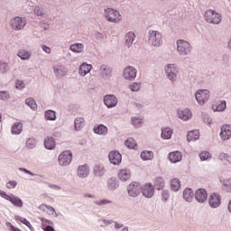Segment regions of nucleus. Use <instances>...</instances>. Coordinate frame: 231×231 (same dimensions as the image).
I'll return each instance as SVG.
<instances>
[{
    "instance_id": "obj_1",
    "label": "nucleus",
    "mask_w": 231,
    "mask_h": 231,
    "mask_svg": "<svg viewBox=\"0 0 231 231\" xmlns=\"http://www.w3.org/2000/svg\"><path fill=\"white\" fill-rule=\"evenodd\" d=\"M163 43L162 32L154 30L148 32V44L154 48H160Z\"/></svg>"
},
{
    "instance_id": "obj_2",
    "label": "nucleus",
    "mask_w": 231,
    "mask_h": 231,
    "mask_svg": "<svg viewBox=\"0 0 231 231\" xmlns=\"http://www.w3.org/2000/svg\"><path fill=\"white\" fill-rule=\"evenodd\" d=\"M177 51L182 57H187V55H190L192 53V45L190 42L185 40H178L176 42Z\"/></svg>"
},
{
    "instance_id": "obj_3",
    "label": "nucleus",
    "mask_w": 231,
    "mask_h": 231,
    "mask_svg": "<svg viewBox=\"0 0 231 231\" xmlns=\"http://www.w3.org/2000/svg\"><path fill=\"white\" fill-rule=\"evenodd\" d=\"M204 17L207 23H209L210 24H220L221 21H223L221 14L212 9L206 11Z\"/></svg>"
},
{
    "instance_id": "obj_4",
    "label": "nucleus",
    "mask_w": 231,
    "mask_h": 231,
    "mask_svg": "<svg viewBox=\"0 0 231 231\" xmlns=\"http://www.w3.org/2000/svg\"><path fill=\"white\" fill-rule=\"evenodd\" d=\"M105 17L109 23H120L122 21V14L113 8L105 9Z\"/></svg>"
},
{
    "instance_id": "obj_5",
    "label": "nucleus",
    "mask_w": 231,
    "mask_h": 231,
    "mask_svg": "<svg viewBox=\"0 0 231 231\" xmlns=\"http://www.w3.org/2000/svg\"><path fill=\"white\" fill-rule=\"evenodd\" d=\"M165 73L168 79L171 82H174L176 79H178V73H180V69L176 67L175 64H168L165 66Z\"/></svg>"
},
{
    "instance_id": "obj_6",
    "label": "nucleus",
    "mask_w": 231,
    "mask_h": 231,
    "mask_svg": "<svg viewBox=\"0 0 231 231\" xmlns=\"http://www.w3.org/2000/svg\"><path fill=\"white\" fill-rule=\"evenodd\" d=\"M195 98L199 106H205V103L208 102V98H210V91L199 89L196 92Z\"/></svg>"
},
{
    "instance_id": "obj_7",
    "label": "nucleus",
    "mask_w": 231,
    "mask_h": 231,
    "mask_svg": "<svg viewBox=\"0 0 231 231\" xmlns=\"http://www.w3.org/2000/svg\"><path fill=\"white\" fill-rule=\"evenodd\" d=\"M127 193L130 198H138L142 194V184L131 182L127 187Z\"/></svg>"
},
{
    "instance_id": "obj_8",
    "label": "nucleus",
    "mask_w": 231,
    "mask_h": 231,
    "mask_svg": "<svg viewBox=\"0 0 231 231\" xmlns=\"http://www.w3.org/2000/svg\"><path fill=\"white\" fill-rule=\"evenodd\" d=\"M71 160H73V153L71 151H64L58 158L59 163L62 167H68V165L71 163Z\"/></svg>"
},
{
    "instance_id": "obj_9",
    "label": "nucleus",
    "mask_w": 231,
    "mask_h": 231,
    "mask_svg": "<svg viewBox=\"0 0 231 231\" xmlns=\"http://www.w3.org/2000/svg\"><path fill=\"white\" fill-rule=\"evenodd\" d=\"M103 100L107 109H113V107L118 106V97H116L115 94H107L104 96Z\"/></svg>"
},
{
    "instance_id": "obj_10",
    "label": "nucleus",
    "mask_w": 231,
    "mask_h": 231,
    "mask_svg": "<svg viewBox=\"0 0 231 231\" xmlns=\"http://www.w3.org/2000/svg\"><path fill=\"white\" fill-rule=\"evenodd\" d=\"M155 188L154 185H152V183L149 182L144 184L142 187V194L144 198H147L148 199H151V198H152V196H154V192H155Z\"/></svg>"
},
{
    "instance_id": "obj_11",
    "label": "nucleus",
    "mask_w": 231,
    "mask_h": 231,
    "mask_svg": "<svg viewBox=\"0 0 231 231\" xmlns=\"http://www.w3.org/2000/svg\"><path fill=\"white\" fill-rule=\"evenodd\" d=\"M13 30H23L26 26V18L16 16L11 21Z\"/></svg>"
},
{
    "instance_id": "obj_12",
    "label": "nucleus",
    "mask_w": 231,
    "mask_h": 231,
    "mask_svg": "<svg viewBox=\"0 0 231 231\" xmlns=\"http://www.w3.org/2000/svg\"><path fill=\"white\" fill-rule=\"evenodd\" d=\"M208 205L211 208H219L221 206V195L219 193H212L208 199Z\"/></svg>"
},
{
    "instance_id": "obj_13",
    "label": "nucleus",
    "mask_w": 231,
    "mask_h": 231,
    "mask_svg": "<svg viewBox=\"0 0 231 231\" xmlns=\"http://www.w3.org/2000/svg\"><path fill=\"white\" fill-rule=\"evenodd\" d=\"M106 189L110 192H115L120 189V180L116 177H110L106 180Z\"/></svg>"
},
{
    "instance_id": "obj_14",
    "label": "nucleus",
    "mask_w": 231,
    "mask_h": 231,
    "mask_svg": "<svg viewBox=\"0 0 231 231\" xmlns=\"http://www.w3.org/2000/svg\"><path fill=\"white\" fill-rule=\"evenodd\" d=\"M108 158L112 165H120L122 163V153L118 151L110 152Z\"/></svg>"
},
{
    "instance_id": "obj_15",
    "label": "nucleus",
    "mask_w": 231,
    "mask_h": 231,
    "mask_svg": "<svg viewBox=\"0 0 231 231\" xmlns=\"http://www.w3.org/2000/svg\"><path fill=\"white\" fill-rule=\"evenodd\" d=\"M137 70L134 67L128 66L125 68L123 77L125 80H134L136 79Z\"/></svg>"
},
{
    "instance_id": "obj_16",
    "label": "nucleus",
    "mask_w": 231,
    "mask_h": 231,
    "mask_svg": "<svg viewBox=\"0 0 231 231\" xmlns=\"http://www.w3.org/2000/svg\"><path fill=\"white\" fill-rule=\"evenodd\" d=\"M208 198V193L207 192V189L200 188L196 190L195 199L196 201H198V203H205Z\"/></svg>"
},
{
    "instance_id": "obj_17",
    "label": "nucleus",
    "mask_w": 231,
    "mask_h": 231,
    "mask_svg": "<svg viewBox=\"0 0 231 231\" xmlns=\"http://www.w3.org/2000/svg\"><path fill=\"white\" fill-rule=\"evenodd\" d=\"M220 138L223 142H226V140L231 139V125H224L221 127Z\"/></svg>"
},
{
    "instance_id": "obj_18",
    "label": "nucleus",
    "mask_w": 231,
    "mask_h": 231,
    "mask_svg": "<svg viewBox=\"0 0 231 231\" xmlns=\"http://www.w3.org/2000/svg\"><path fill=\"white\" fill-rule=\"evenodd\" d=\"M53 71L58 79H62L68 73V69L64 65L56 64L53 66Z\"/></svg>"
},
{
    "instance_id": "obj_19",
    "label": "nucleus",
    "mask_w": 231,
    "mask_h": 231,
    "mask_svg": "<svg viewBox=\"0 0 231 231\" xmlns=\"http://www.w3.org/2000/svg\"><path fill=\"white\" fill-rule=\"evenodd\" d=\"M99 73L102 79L106 80V79H111L113 75V69L107 65H101L99 68Z\"/></svg>"
},
{
    "instance_id": "obj_20",
    "label": "nucleus",
    "mask_w": 231,
    "mask_h": 231,
    "mask_svg": "<svg viewBox=\"0 0 231 231\" xmlns=\"http://www.w3.org/2000/svg\"><path fill=\"white\" fill-rule=\"evenodd\" d=\"M168 159L171 163H180V162L183 160V154H181L180 151L171 152L168 155Z\"/></svg>"
},
{
    "instance_id": "obj_21",
    "label": "nucleus",
    "mask_w": 231,
    "mask_h": 231,
    "mask_svg": "<svg viewBox=\"0 0 231 231\" xmlns=\"http://www.w3.org/2000/svg\"><path fill=\"white\" fill-rule=\"evenodd\" d=\"M178 117L183 122H187L192 118V112L189 108H184L183 110L178 111Z\"/></svg>"
},
{
    "instance_id": "obj_22",
    "label": "nucleus",
    "mask_w": 231,
    "mask_h": 231,
    "mask_svg": "<svg viewBox=\"0 0 231 231\" xmlns=\"http://www.w3.org/2000/svg\"><path fill=\"white\" fill-rule=\"evenodd\" d=\"M93 174L96 178H102L106 174V168H104V164H95L93 168Z\"/></svg>"
},
{
    "instance_id": "obj_23",
    "label": "nucleus",
    "mask_w": 231,
    "mask_h": 231,
    "mask_svg": "<svg viewBox=\"0 0 231 231\" xmlns=\"http://www.w3.org/2000/svg\"><path fill=\"white\" fill-rule=\"evenodd\" d=\"M43 145L45 149H48V151H53L57 143H55V139L53 137L48 136L44 139Z\"/></svg>"
},
{
    "instance_id": "obj_24",
    "label": "nucleus",
    "mask_w": 231,
    "mask_h": 231,
    "mask_svg": "<svg viewBox=\"0 0 231 231\" xmlns=\"http://www.w3.org/2000/svg\"><path fill=\"white\" fill-rule=\"evenodd\" d=\"M93 69L91 64H88L87 62H83L79 69V73L81 77H86L89 71Z\"/></svg>"
},
{
    "instance_id": "obj_25",
    "label": "nucleus",
    "mask_w": 231,
    "mask_h": 231,
    "mask_svg": "<svg viewBox=\"0 0 231 231\" xmlns=\"http://www.w3.org/2000/svg\"><path fill=\"white\" fill-rule=\"evenodd\" d=\"M134 39H136V34L134 32H128L125 36V46L131 48L133 42H134Z\"/></svg>"
},
{
    "instance_id": "obj_26",
    "label": "nucleus",
    "mask_w": 231,
    "mask_h": 231,
    "mask_svg": "<svg viewBox=\"0 0 231 231\" xmlns=\"http://www.w3.org/2000/svg\"><path fill=\"white\" fill-rule=\"evenodd\" d=\"M195 193L194 190L190 188H186L183 191V199H185L188 203H192L194 199Z\"/></svg>"
},
{
    "instance_id": "obj_27",
    "label": "nucleus",
    "mask_w": 231,
    "mask_h": 231,
    "mask_svg": "<svg viewBox=\"0 0 231 231\" xmlns=\"http://www.w3.org/2000/svg\"><path fill=\"white\" fill-rule=\"evenodd\" d=\"M78 176L79 178H88L89 176V166L87 164L79 166Z\"/></svg>"
},
{
    "instance_id": "obj_28",
    "label": "nucleus",
    "mask_w": 231,
    "mask_h": 231,
    "mask_svg": "<svg viewBox=\"0 0 231 231\" xmlns=\"http://www.w3.org/2000/svg\"><path fill=\"white\" fill-rule=\"evenodd\" d=\"M212 109L214 112L221 113L226 109V101H218L215 105L212 106Z\"/></svg>"
},
{
    "instance_id": "obj_29",
    "label": "nucleus",
    "mask_w": 231,
    "mask_h": 231,
    "mask_svg": "<svg viewBox=\"0 0 231 231\" xmlns=\"http://www.w3.org/2000/svg\"><path fill=\"white\" fill-rule=\"evenodd\" d=\"M10 203L14 205V207H17L18 208H23V199H19V197L11 194V199H9Z\"/></svg>"
},
{
    "instance_id": "obj_30",
    "label": "nucleus",
    "mask_w": 231,
    "mask_h": 231,
    "mask_svg": "<svg viewBox=\"0 0 231 231\" xmlns=\"http://www.w3.org/2000/svg\"><path fill=\"white\" fill-rule=\"evenodd\" d=\"M107 126L104 125L103 124H100L94 127V133L96 134H100L101 136H105V134H107Z\"/></svg>"
},
{
    "instance_id": "obj_31",
    "label": "nucleus",
    "mask_w": 231,
    "mask_h": 231,
    "mask_svg": "<svg viewBox=\"0 0 231 231\" xmlns=\"http://www.w3.org/2000/svg\"><path fill=\"white\" fill-rule=\"evenodd\" d=\"M118 178L121 181H127V180H131V171L129 170H121L118 172Z\"/></svg>"
},
{
    "instance_id": "obj_32",
    "label": "nucleus",
    "mask_w": 231,
    "mask_h": 231,
    "mask_svg": "<svg viewBox=\"0 0 231 231\" xmlns=\"http://www.w3.org/2000/svg\"><path fill=\"white\" fill-rule=\"evenodd\" d=\"M141 158L143 162L153 160L154 152L152 151L144 150L141 152Z\"/></svg>"
},
{
    "instance_id": "obj_33",
    "label": "nucleus",
    "mask_w": 231,
    "mask_h": 231,
    "mask_svg": "<svg viewBox=\"0 0 231 231\" xmlns=\"http://www.w3.org/2000/svg\"><path fill=\"white\" fill-rule=\"evenodd\" d=\"M44 118L49 122H55L57 120V112L53 110H46L44 112Z\"/></svg>"
},
{
    "instance_id": "obj_34",
    "label": "nucleus",
    "mask_w": 231,
    "mask_h": 231,
    "mask_svg": "<svg viewBox=\"0 0 231 231\" xmlns=\"http://www.w3.org/2000/svg\"><path fill=\"white\" fill-rule=\"evenodd\" d=\"M86 125V120L83 117H77L74 120L75 131H80Z\"/></svg>"
},
{
    "instance_id": "obj_35",
    "label": "nucleus",
    "mask_w": 231,
    "mask_h": 231,
    "mask_svg": "<svg viewBox=\"0 0 231 231\" xmlns=\"http://www.w3.org/2000/svg\"><path fill=\"white\" fill-rule=\"evenodd\" d=\"M153 187L156 190L163 189L165 187V180L162 177H157L153 181Z\"/></svg>"
},
{
    "instance_id": "obj_36",
    "label": "nucleus",
    "mask_w": 231,
    "mask_h": 231,
    "mask_svg": "<svg viewBox=\"0 0 231 231\" xmlns=\"http://www.w3.org/2000/svg\"><path fill=\"white\" fill-rule=\"evenodd\" d=\"M196 140H199V131L193 130L188 133L187 141L188 142H196Z\"/></svg>"
},
{
    "instance_id": "obj_37",
    "label": "nucleus",
    "mask_w": 231,
    "mask_h": 231,
    "mask_svg": "<svg viewBox=\"0 0 231 231\" xmlns=\"http://www.w3.org/2000/svg\"><path fill=\"white\" fill-rule=\"evenodd\" d=\"M171 189L173 192H178L181 189V181L180 179L174 178L171 180Z\"/></svg>"
},
{
    "instance_id": "obj_38",
    "label": "nucleus",
    "mask_w": 231,
    "mask_h": 231,
    "mask_svg": "<svg viewBox=\"0 0 231 231\" xmlns=\"http://www.w3.org/2000/svg\"><path fill=\"white\" fill-rule=\"evenodd\" d=\"M172 133L171 127H165L162 129L161 136L162 140H171L172 138Z\"/></svg>"
},
{
    "instance_id": "obj_39",
    "label": "nucleus",
    "mask_w": 231,
    "mask_h": 231,
    "mask_svg": "<svg viewBox=\"0 0 231 231\" xmlns=\"http://www.w3.org/2000/svg\"><path fill=\"white\" fill-rule=\"evenodd\" d=\"M39 208L42 212H46L47 210H49L50 216H53V214H55V217H59V215H57V213L55 212V208L51 206H48L46 204H42V205H40Z\"/></svg>"
},
{
    "instance_id": "obj_40",
    "label": "nucleus",
    "mask_w": 231,
    "mask_h": 231,
    "mask_svg": "<svg viewBox=\"0 0 231 231\" xmlns=\"http://www.w3.org/2000/svg\"><path fill=\"white\" fill-rule=\"evenodd\" d=\"M69 51H73V53H82L84 51L83 43H74L69 46Z\"/></svg>"
},
{
    "instance_id": "obj_41",
    "label": "nucleus",
    "mask_w": 231,
    "mask_h": 231,
    "mask_svg": "<svg viewBox=\"0 0 231 231\" xmlns=\"http://www.w3.org/2000/svg\"><path fill=\"white\" fill-rule=\"evenodd\" d=\"M17 56L22 60H30L32 58V53L26 50H20L17 53Z\"/></svg>"
},
{
    "instance_id": "obj_42",
    "label": "nucleus",
    "mask_w": 231,
    "mask_h": 231,
    "mask_svg": "<svg viewBox=\"0 0 231 231\" xmlns=\"http://www.w3.org/2000/svg\"><path fill=\"white\" fill-rule=\"evenodd\" d=\"M23 133V124L16 122L12 126V134H21Z\"/></svg>"
},
{
    "instance_id": "obj_43",
    "label": "nucleus",
    "mask_w": 231,
    "mask_h": 231,
    "mask_svg": "<svg viewBox=\"0 0 231 231\" xmlns=\"http://www.w3.org/2000/svg\"><path fill=\"white\" fill-rule=\"evenodd\" d=\"M25 147L30 150L35 149V147H37V139L34 137L28 138L25 143Z\"/></svg>"
},
{
    "instance_id": "obj_44",
    "label": "nucleus",
    "mask_w": 231,
    "mask_h": 231,
    "mask_svg": "<svg viewBox=\"0 0 231 231\" xmlns=\"http://www.w3.org/2000/svg\"><path fill=\"white\" fill-rule=\"evenodd\" d=\"M131 122H132V125H134V127H135V129H140V127H142V125L143 124V118L134 116L131 118Z\"/></svg>"
},
{
    "instance_id": "obj_45",
    "label": "nucleus",
    "mask_w": 231,
    "mask_h": 231,
    "mask_svg": "<svg viewBox=\"0 0 231 231\" xmlns=\"http://www.w3.org/2000/svg\"><path fill=\"white\" fill-rule=\"evenodd\" d=\"M15 220L20 221V223H23V225H25V226H28V228L31 231L34 230L33 226H32V223H30V221H28V219H26L23 217L15 216Z\"/></svg>"
},
{
    "instance_id": "obj_46",
    "label": "nucleus",
    "mask_w": 231,
    "mask_h": 231,
    "mask_svg": "<svg viewBox=\"0 0 231 231\" xmlns=\"http://www.w3.org/2000/svg\"><path fill=\"white\" fill-rule=\"evenodd\" d=\"M25 106H28V107H30L32 111H36L37 109V103L32 97H28L25 99Z\"/></svg>"
},
{
    "instance_id": "obj_47",
    "label": "nucleus",
    "mask_w": 231,
    "mask_h": 231,
    "mask_svg": "<svg viewBox=\"0 0 231 231\" xmlns=\"http://www.w3.org/2000/svg\"><path fill=\"white\" fill-rule=\"evenodd\" d=\"M129 89L132 90L133 93H137V91H140V89H142V84L138 82H134L129 85Z\"/></svg>"
},
{
    "instance_id": "obj_48",
    "label": "nucleus",
    "mask_w": 231,
    "mask_h": 231,
    "mask_svg": "<svg viewBox=\"0 0 231 231\" xmlns=\"http://www.w3.org/2000/svg\"><path fill=\"white\" fill-rule=\"evenodd\" d=\"M199 158L201 162H207V160H210V158H212V154H210L208 151H203L200 152Z\"/></svg>"
},
{
    "instance_id": "obj_49",
    "label": "nucleus",
    "mask_w": 231,
    "mask_h": 231,
    "mask_svg": "<svg viewBox=\"0 0 231 231\" xmlns=\"http://www.w3.org/2000/svg\"><path fill=\"white\" fill-rule=\"evenodd\" d=\"M33 12L36 17H42L44 15V8L42 6H35Z\"/></svg>"
},
{
    "instance_id": "obj_50",
    "label": "nucleus",
    "mask_w": 231,
    "mask_h": 231,
    "mask_svg": "<svg viewBox=\"0 0 231 231\" xmlns=\"http://www.w3.org/2000/svg\"><path fill=\"white\" fill-rule=\"evenodd\" d=\"M18 171H20L21 172H24V174H29V176H37V180H41V178H42V175L35 174L30 170H27L26 168H19Z\"/></svg>"
},
{
    "instance_id": "obj_51",
    "label": "nucleus",
    "mask_w": 231,
    "mask_h": 231,
    "mask_svg": "<svg viewBox=\"0 0 231 231\" xmlns=\"http://www.w3.org/2000/svg\"><path fill=\"white\" fill-rule=\"evenodd\" d=\"M169 198H171V193L169 192L168 189H162V201L163 203H167L169 201Z\"/></svg>"
},
{
    "instance_id": "obj_52",
    "label": "nucleus",
    "mask_w": 231,
    "mask_h": 231,
    "mask_svg": "<svg viewBox=\"0 0 231 231\" xmlns=\"http://www.w3.org/2000/svg\"><path fill=\"white\" fill-rule=\"evenodd\" d=\"M125 145L128 147V149H134L136 147V143H134V139H127L125 142Z\"/></svg>"
},
{
    "instance_id": "obj_53",
    "label": "nucleus",
    "mask_w": 231,
    "mask_h": 231,
    "mask_svg": "<svg viewBox=\"0 0 231 231\" xmlns=\"http://www.w3.org/2000/svg\"><path fill=\"white\" fill-rule=\"evenodd\" d=\"M94 203L95 205H97V207H104V205H110L111 200L104 199L102 200H95Z\"/></svg>"
},
{
    "instance_id": "obj_54",
    "label": "nucleus",
    "mask_w": 231,
    "mask_h": 231,
    "mask_svg": "<svg viewBox=\"0 0 231 231\" xmlns=\"http://www.w3.org/2000/svg\"><path fill=\"white\" fill-rule=\"evenodd\" d=\"M202 118H203L204 124H207V125H212V124H214V122L212 121V118H210V116L208 114H204L202 116Z\"/></svg>"
},
{
    "instance_id": "obj_55",
    "label": "nucleus",
    "mask_w": 231,
    "mask_h": 231,
    "mask_svg": "<svg viewBox=\"0 0 231 231\" xmlns=\"http://www.w3.org/2000/svg\"><path fill=\"white\" fill-rule=\"evenodd\" d=\"M15 88L16 89H20V91H23V89L26 88V84L23 80H16Z\"/></svg>"
},
{
    "instance_id": "obj_56",
    "label": "nucleus",
    "mask_w": 231,
    "mask_h": 231,
    "mask_svg": "<svg viewBox=\"0 0 231 231\" xmlns=\"http://www.w3.org/2000/svg\"><path fill=\"white\" fill-rule=\"evenodd\" d=\"M10 94L6 90L0 91V100H8Z\"/></svg>"
},
{
    "instance_id": "obj_57",
    "label": "nucleus",
    "mask_w": 231,
    "mask_h": 231,
    "mask_svg": "<svg viewBox=\"0 0 231 231\" xmlns=\"http://www.w3.org/2000/svg\"><path fill=\"white\" fill-rule=\"evenodd\" d=\"M100 222L104 223V225H106V226H109V225H113V223H115V220L100 218V219H98V223H100Z\"/></svg>"
},
{
    "instance_id": "obj_58",
    "label": "nucleus",
    "mask_w": 231,
    "mask_h": 231,
    "mask_svg": "<svg viewBox=\"0 0 231 231\" xmlns=\"http://www.w3.org/2000/svg\"><path fill=\"white\" fill-rule=\"evenodd\" d=\"M0 196L4 199H6L7 201H10V199L12 198V195H8L5 191L0 189Z\"/></svg>"
},
{
    "instance_id": "obj_59",
    "label": "nucleus",
    "mask_w": 231,
    "mask_h": 231,
    "mask_svg": "<svg viewBox=\"0 0 231 231\" xmlns=\"http://www.w3.org/2000/svg\"><path fill=\"white\" fill-rule=\"evenodd\" d=\"M42 225L43 228H45V226H50V225H53V222L43 217L42 218Z\"/></svg>"
},
{
    "instance_id": "obj_60",
    "label": "nucleus",
    "mask_w": 231,
    "mask_h": 231,
    "mask_svg": "<svg viewBox=\"0 0 231 231\" xmlns=\"http://www.w3.org/2000/svg\"><path fill=\"white\" fill-rule=\"evenodd\" d=\"M7 189H15L17 187V182L15 180H10L6 183Z\"/></svg>"
},
{
    "instance_id": "obj_61",
    "label": "nucleus",
    "mask_w": 231,
    "mask_h": 231,
    "mask_svg": "<svg viewBox=\"0 0 231 231\" xmlns=\"http://www.w3.org/2000/svg\"><path fill=\"white\" fill-rule=\"evenodd\" d=\"M51 134L52 136H54V138H60L62 136V133L60 132V130L58 129H54Z\"/></svg>"
},
{
    "instance_id": "obj_62",
    "label": "nucleus",
    "mask_w": 231,
    "mask_h": 231,
    "mask_svg": "<svg viewBox=\"0 0 231 231\" xmlns=\"http://www.w3.org/2000/svg\"><path fill=\"white\" fill-rule=\"evenodd\" d=\"M114 228L116 230H120V228H124V224H120L117 221H114Z\"/></svg>"
},
{
    "instance_id": "obj_63",
    "label": "nucleus",
    "mask_w": 231,
    "mask_h": 231,
    "mask_svg": "<svg viewBox=\"0 0 231 231\" xmlns=\"http://www.w3.org/2000/svg\"><path fill=\"white\" fill-rule=\"evenodd\" d=\"M43 51H45V53H51V49L50 47H48L47 45H42V46Z\"/></svg>"
},
{
    "instance_id": "obj_64",
    "label": "nucleus",
    "mask_w": 231,
    "mask_h": 231,
    "mask_svg": "<svg viewBox=\"0 0 231 231\" xmlns=\"http://www.w3.org/2000/svg\"><path fill=\"white\" fill-rule=\"evenodd\" d=\"M50 189H53L54 190H60V186L55 184H49Z\"/></svg>"
}]
</instances>
